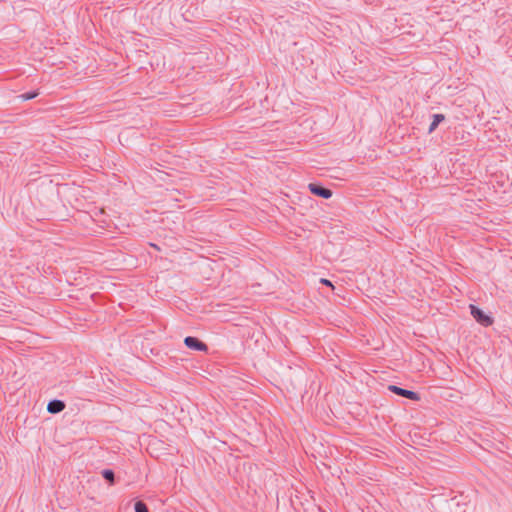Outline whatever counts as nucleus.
Here are the masks:
<instances>
[{"label":"nucleus","mask_w":512,"mask_h":512,"mask_svg":"<svg viewBox=\"0 0 512 512\" xmlns=\"http://www.w3.org/2000/svg\"><path fill=\"white\" fill-rule=\"evenodd\" d=\"M134 508L135 512H149L147 505L142 501H137Z\"/></svg>","instance_id":"8"},{"label":"nucleus","mask_w":512,"mask_h":512,"mask_svg":"<svg viewBox=\"0 0 512 512\" xmlns=\"http://www.w3.org/2000/svg\"><path fill=\"white\" fill-rule=\"evenodd\" d=\"M432 117L433 121L431 122L428 129L429 133L433 132L437 128V126L445 119V116L443 114H433Z\"/></svg>","instance_id":"6"},{"label":"nucleus","mask_w":512,"mask_h":512,"mask_svg":"<svg viewBox=\"0 0 512 512\" xmlns=\"http://www.w3.org/2000/svg\"><path fill=\"white\" fill-rule=\"evenodd\" d=\"M470 311L473 318L482 326L488 327L492 325L493 319L477 306L471 304Z\"/></svg>","instance_id":"1"},{"label":"nucleus","mask_w":512,"mask_h":512,"mask_svg":"<svg viewBox=\"0 0 512 512\" xmlns=\"http://www.w3.org/2000/svg\"><path fill=\"white\" fill-rule=\"evenodd\" d=\"M103 478L105 480H107L110 484H113L114 483V480H115V474H114V471L111 470V469H104L102 472H101Z\"/></svg>","instance_id":"7"},{"label":"nucleus","mask_w":512,"mask_h":512,"mask_svg":"<svg viewBox=\"0 0 512 512\" xmlns=\"http://www.w3.org/2000/svg\"><path fill=\"white\" fill-rule=\"evenodd\" d=\"M37 95H38V92H36V91H32V92L24 93V94H22L20 97H21L24 101H27V100L34 99Z\"/></svg>","instance_id":"9"},{"label":"nucleus","mask_w":512,"mask_h":512,"mask_svg":"<svg viewBox=\"0 0 512 512\" xmlns=\"http://www.w3.org/2000/svg\"><path fill=\"white\" fill-rule=\"evenodd\" d=\"M66 405L62 400L53 399L47 405V411L51 414H57L65 409Z\"/></svg>","instance_id":"5"},{"label":"nucleus","mask_w":512,"mask_h":512,"mask_svg":"<svg viewBox=\"0 0 512 512\" xmlns=\"http://www.w3.org/2000/svg\"><path fill=\"white\" fill-rule=\"evenodd\" d=\"M184 344L192 350L206 352L208 350L207 345L200 341L198 338L193 336H187L184 339Z\"/></svg>","instance_id":"3"},{"label":"nucleus","mask_w":512,"mask_h":512,"mask_svg":"<svg viewBox=\"0 0 512 512\" xmlns=\"http://www.w3.org/2000/svg\"><path fill=\"white\" fill-rule=\"evenodd\" d=\"M308 188H309V191L316 195V196H319L321 198H324V199H329L331 198L332 196V191L326 187H323L319 184H316V183H310L308 185Z\"/></svg>","instance_id":"4"},{"label":"nucleus","mask_w":512,"mask_h":512,"mask_svg":"<svg viewBox=\"0 0 512 512\" xmlns=\"http://www.w3.org/2000/svg\"><path fill=\"white\" fill-rule=\"evenodd\" d=\"M320 282H321L322 284L326 285V286L333 287L332 282H331L330 280H328V279L321 278V279H320Z\"/></svg>","instance_id":"10"},{"label":"nucleus","mask_w":512,"mask_h":512,"mask_svg":"<svg viewBox=\"0 0 512 512\" xmlns=\"http://www.w3.org/2000/svg\"><path fill=\"white\" fill-rule=\"evenodd\" d=\"M388 389L399 395V396H402V397H405L407 399H410V400H419L420 399V396L418 393L414 392V391H411V390H407V389H404V388H401V387H398L396 385H389L388 386Z\"/></svg>","instance_id":"2"}]
</instances>
